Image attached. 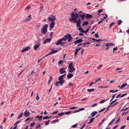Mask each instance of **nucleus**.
<instances>
[{"mask_svg":"<svg viewBox=\"0 0 129 129\" xmlns=\"http://www.w3.org/2000/svg\"><path fill=\"white\" fill-rule=\"evenodd\" d=\"M72 19L74 21V23H76L77 27H81V22L80 18H79L77 21L76 19L74 18H72Z\"/></svg>","mask_w":129,"mask_h":129,"instance_id":"obj_1","label":"nucleus"},{"mask_svg":"<svg viewBox=\"0 0 129 129\" xmlns=\"http://www.w3.org/2000/svg\"><path fill=\"white\" fill-rule=\"evenodd\" d=\"M48 27V25L47 24H46L43 26L41 29L42 33L45 34L46 33L47 31Z\"/></svg>","mask_w":129,"mask_h":129,"instance_id":"obj_2","label":"nucleus"},{"mask_svg":"<svg viewBox=\"0 0 129 129\" xmlns=\"http://www.w3.org/2000/svg\"><path fill=\"white\" fill-rule=\"evenodd\" d=\"M65 70V69L63 68H60L59 69V72L61 74H63L64 73L66 72V71Z\"/></svg>","mask_w":129,"mask_h":129,"instance_id":"obj_3","label":"nucleus"},{"mask_svg":"<svg viewBox=\"0 0 129 129\" xmlns=\"http://www.w3.org/2000/svg\"><path fill=\"white\" fill-rule=\"evenodd\" d=\"M30 114V113L27 111V109L26 110L24 113V115L26 117H28Z\"/></svg>","mask_w":129,"mask_h":129,"instance_id":"obj_4","label":"nucleus"},{"mask_svg":"<svg viewBox=\"0 0 129 129\" xmlns=\"http://www.w3.org/2000/svg\"><path fill=\"white\" fill-rule=\"evenodd\" d=\"M66 74H64L60 76L59 77L58 80H59V81H62L63 80V78L65 76Z\"/></svg>","mask_w":129,"mask_h":129,"instance_id":"obj_5","label":"nucleus"},{"mask_svg":"<svg viewBox=\"0 0 129 129\" xmlns=\"http://www.w3.org/2000/svg\"><path fill=\"white\" fill-rule=\"evenodd\" d=\"M83 41V40L82 39H79L75 41L74 42V43L76 44L77 43H79L82 42Z\"/></svg>","mask_w":129,"mask_h":129,"instance_id":"obj_6","label":"nucleus"},{"mask_svg":"<svg viewBox=\"0 0 129 129\" xmlns=\"http://www.w3.org/2000/svg\"><path fill=\"white\" fill-rule=\"evenodd\" d=\"M51 40V38L46 39L43 42V44H46L47 43L49 42Z\"/></svg>","mask_w":129,"mask_h":129,"instance_id":"obj_7","label":"nucleus"},{"mask_svg":"<svg viewBox=\"0 0 129 129\" xmlns=\"http://www.w3.org/2000/svg\"><path fill=\"white\" fill-rule=\"evenodd\" d=\"M30 49V47L28 46L22 49V50L21 51V52H24L25 51H28L29 49Z\"/></svg>","mask_w":129,"mask_h":129,"instance_id":"obj_8","label":"nucleus"},{"mask_svg":"<svg viewBox=\"0 0 129 129\" xmlns=\"http://www.w3.org/2000/svg\"><path fill=\"white\" fill-rule=\"evenodd\" d=\"M48 20L51 22L54 21L55 20V17H53V18H52L49 17L48 18Z\"/></svg>","mask_w":129,"mask_h":129,"instance_id":"obj_9","label":"nucleus"},{"mask_svg":"<svg viewBox=\"0 0 129 129\" xmlns=\"http://www.w3.org/2000/svg\"><path fill=\"white\" fill-rule=\"evenodd\" d=\"M114 45L115 44L113 43H108L106 45V47H107V46L109 47V46H112Z\"/></svg>","mask_w":129,"mask_h":129,"instance_id":"obj_10","label":"nucleus"},{"mask_svg":"<svg viewBox=\"0 0 129 129\" xmlns=\"http://www.w3.org/2000/svg\"><path fill=\"white\" fill-rule=\"evenodd\" d=\"M91 38V39L92 40H94V41L93 42H99L100 41H103L101 39L97 40L95 38Z\"/></svg>","mask_w":129,"mask_h":129,"instance_id":"obj_11","label":"nucleus"},{"mask_svg":"<svg viewBox=\"0 0 129 129\" xmlns=\"http://www.w3.org/2000/svg\"><path fill=\"white\" fill-rule=\"evenodd\" d=\"M62 42L61 40L60 39L59 40L55 43V44L56 45H61Z\"/></svg>","mask_w":129,"mask_h":129,"instance_id":"obj_12","label":"nucleus"},{"mask_svg":"<svg viewBox=\"0 0 129 129\" xmlns=\"http://www.w3.org/2000/svg\"><path fill=\"white\" fill-rule=\"evenodd\" d=\"M85 14H86L85 17L86 18H89L92 17V15L91 14L86 13Z\"/></svg>","mask_w":129,"mask_h":129,"instance_id":"obj_13","label":"nucleus"},{"mask_svg":"<svg viewBox=\"0 0 129 129\" xmlns=\"http://www.w3.org/2000/svg\"><path fill=\"white\" fill-rule=\"evenodd\" d=\"M55 23L54 21L52 22L50 24V29L53 28L54 26Z\"/></svg>","mask_w":129,"mask_h":129,"instance_id":"obj_14","label":"nucleus"},{"mask_svg":"<svg viewBox=\"0 0 129 129\" xmlns=\"http://www.w3.org/2000/svg\"><path fill=\"white\" fill-rule=\"evenodd\" d=\"M69 69L70 68H75L74 67V66L73 65V64L72 63H69L68 67Z\"/></svg>","mask_w":129,"mask_h":129,"instance_id":"obj_15","label":"nucleus"},{"mask_svg":"<svg viewBox=\"0 0 129 129\" xmlns=\"http://www.w3.org/2000/svg\"><path fill=\"white\" fill-rule=\"evenodd\" d=\"M40 44L39 43L37 45H35L34 47V49L35 50H36L40 46Z\"/></svg>","mask_w":129,"mask_h":129,"instance_id":"obj_16","label":"nucleus"},{"mask_svg":"<svg viewBox=\"0 0 129 129\" xmlns=\"http://www.w3.org/2000/svg\"><path fill=\"white\" fill-rule=\"evenodd\" d=\"M73 75L72 73H69L67 76V78L70 79L73 76Z\"/></svg>","mask_w":129,"mask_h":129,"instance_id":"obj_17","label":"nucleus"},{"mask_svg":"<svg viewBox=\"0 0 129 129\" xmlns=\"http://www.w3.org/2000/svg\"><path fill=\"white\" fill-rule=\"evenodd\" d=\"M98 112L96 111L92 112L91 114V115H92V116L91 117L94 116Z\"/></svg>","mask_w":129,"mask_h":129,"instance_id":"obj_18","label":"nucleus"},{"mask_svg":"<svg viewBox=\"0 0 129 129\" xmlns=\"http://www.w3.org/2000/svg\"><path fill=\"white\" fill-rule=\"evenodd\" d=\"M51 51L50 52V54H51L56 53L57 52V50H52L51 49Z\"/></svg>","mask_w":129,"mask_h":129,"instance_id":"obj_19","label":"nucleus"},{"mask_svg":"<svg viewBox=\"0 0 129 129\" xmlns=\"http://www.w3.org/2000/svg\"><path fill=\"white\" fill-rule=\"evenodd\" d=\"M70 34H68L65 35L64 37L67 40V39H68L69 38L70 36Z\"/></svg>","mask_w":129,"mask_h":129,"instance_id":"obj_20","label":"nucleus"},{"mask_svg":"<svg viewBox=\"0 0 129 129\" xmlns=\"http://www.w3.org/2000/svg\"><path fill=\"white\" fill-rule=\"evenodd\" d=\"M69 69H70V70H69L68 71V72L69 73H72V72L75 71L76 70L75 68H70Z\"/></svg>","mask_w":129,"mask_h":129,"instance_id":"obj_21","label":"nucleus"},{"mask_svg":"<svg viewBox=\"0 0 129 129\" xmlns=\"http://www.w3.org/2000/svg\"><path fill=\"white\" fill-rule=\"evenodd\" d=\"M127 85V84L126 83L123 84L121 85V87H120V89H121L122 88L124 87Z\"/></svg>","mask_w":129,"mask_h":129,"instance_id":"obj_22","label":"nucleus"},{"mask_svg":"<svg viewBox=\"0 0 129 129\" xmlns=\"http://www.w3.org/2000/svg\"><path fill=\"white\" fill-rule=\"evenodd\" d=\"M71 16L72 17V18H75L76 19L77 18V16H75L74 14V12H73L71 14Z\"/></svg>","mask_w":129,"mask_h":129,"instance_id":"obj_23","label":"nucleus"},{"mask_svg":"<svg viewBox=\"0 0 129 129\" xmlns=\"http://www.w3.org/2000/svg\"><path fill=\"white\" fill-rule=\"evenodd\" d=\"M88 23H89L87 21H85L82 24V26H84L86 25H87L88 24Z\"/></svg>","mask_w":129,"mask_h":129,"instance_id":"obj_24","label":"nucleus"},{"mask_svg":"<svg viewBox=\"0 0 129 129\" xmlns=\"http://www.w3.org/2000/svg\"><path fill=\"white\" fill-rule=\"evenodd\" d=\"M69 37L68 39V41L69 42H71L72 41V40L73 39V38L72 37L71 35Z\"/></svg>","mask_w":129,"mask_h":129,"instance_id":"obj_25","label":"nucleus"},{"mask_svg":"<svg viewBox=\"0 0 129 129\" xmlns=\"http://www.w3.org/2000/svg\"><path fill=\"white\" fill-rule=\"evenodd\" d=\"M79 16L81 18L82 20H83L84 19L85 17V16L84 14H83V15H81L80 14Z\"/></svg>","mask_w":129,"mask_h":129,"instance_id":"obj_26","label":"nucleus"},{"mask_svg":"<svg viewBox=\"0 0 129 129\" xmlns=\"http://www.w3.org/2000/svg\"><path fill=\"white\" fill-rule=\"evenodd\" d=\"M51 117V116L49 117L48 116H46L44 117L43 118V120H45L46 119H48L50 118Z\"/></svg>","mask_w":129,"mask_h":129,"instance_id":"obj_27","label":"nucleus"},{"mask_svg":"<svg viewBox=\"0 0 129 129\" xmlns=\"http://www.w3.org/2000/svg\"><path fill=\"white\" fill-rule=\"evenodd\" d=\"M95 119V118H94V117H93V118H91L90 120V121L88 123V124H89L90 123H91L93 121V120Z\"/></svg>","mask_w":129,"mask_h":129,"instance_id":"obj_28","label":"nucleus"},{"mask_svg":"<svg viewBox=\"0 0 129 129\" xmlns=\"http://www.w3.org/2000/svg\"><path fill=\"white\" fill-rule=\"evenodd\" d=\"M77 29L79 30L81 33H83L84 30L81 27H79Z\"/></svg>","mask_w":129,"mask_h":129,"instance_id":"obj_29","label":"nucleus"},{"mask_svg":"<svg viewBox=\"0 0 129 129\" xmlns=\"http://www.w3.org/2000/svg\"><path fill=\"white\" fill-rule=\"evenodd\" d=\"M23 112L21 113V114L17 118V119H19L21 118L23 115Z\"/></svg>","mask_w":129,"mask_h":129,"instance_id":"obj_30","label":"nucleus"},{"mask_svg":"<svg viewBox=\"0 0 129 129\" xmlns=\"http://www.w3.org/2000/svg\"><path fill=\"white\" fill-rule=\"evenodd\" d=\"M115 121V119H113L109 124L108 125H111Z\"/></svg>","mask_w":129,"mask_h":129,"instance_id":"obj_31","label":"nucleus"},{"mask_svg":"<svg viewBox=\"0 0 129 129\" xmlns=\"http://www.w3.org/2000/svg\"><path fill=\"white\" fill-rule=\"evenodd\" d=\"M118 25H120L122 22V21L121 20H119L117 21Z\"/></svg>","mask_w":129,"mask_h":129,"instance_id":"obj_32","label":"nucleus"},{"mask_svg":"<svg viewBox=\"0 0 129 129\" xmlns=\"http://www.w3.org/2000/svg\"><path fill=\"white\" fill-rule=\"evenodd\" d=\"M64 81V80H63L62 81H59V84H60V85L61 86H62Z\"/></svg>","mask_w":129,"mask_h":129,"instance_id":"obj_33","label":"nucleus"},{"mask_svg":"<svg viewBox=\"0 0 129 129\" xmlns=\"http://www.w3.org/2000/svg\"><path fill=\"white\" fill-rule=\"evenodd\" d=\"M108 100H109V99H106V100H105V99L104 100H103L102 101L100 102V103L101 104L103 103L104 102L108 101Z\"/></svg>","mask_w":129,"mask_h":129,"instance_id":"obj_34","label":"nucleus"},{"mask_svg":"<svg viewBox=\"0 0 129 129\" xmlns=\"http://www.w3.org/2000/svg\"><path fill=\"white\" fill-rule=\"evenodd\" d=\"M79 51V50H78L77 48L76 49L74 53L75 55V56H76L77 55Z\"/></svg>","mask_w":129,"mask_h":129,"instance_id":"obj_35","label":"nucleus"},{"mask_svg":"<svg viewBox=\"0 0 129 129\" xmlns=\"http://www.w3.org/2000/svg\"><path fill=\"white\" fill-rule=\"evenodd\" d=\"M43 117L42 115L40 116L39 115H37L36 117V118L37 119L38 118L39 119H41Z\"/></svg>","mask_w":129,"mask_h":129,"instance_id":"obj_36","label":"nucleus"},{"mask_svg":"<svg viewBox=\"0 0 129 129\" xmlns=\"http://www.w3.org/2000/svg\"><path fill=\"white\" fill-rule=\"evenodd\" d=\"M112 107L111 105H110L107 108V110L105 111L104 113L107 112L109 109V108Z\"/></svg>","mask_w":129,"mask_h":129,"instance_id":"obj_37","label":"nucleus"},{"mask_svg":"<svg viewBox=\"0 0 129 129\" xmlns=\"http://www.w3.org/2000/svg\"><path fill=\"white\" fill-rule=\"evenodd\" d=\"M120 117H118L117 118V121L115 123V124H116L117 123L119 122V121L120 120Z\"/></svg>","mask_w":129,"mask_h":129,"instance_id":"obj_38","label":"nucleus"},{"mask_svg":"<svg viewBox=\"0 0 129 129\" xmlns=\"http://www.w3.org/2000/svg\"><path fill=\"white\" fill-rule=\"evenodd\" d=\"M117 100V99H116L113 101H112L111 103H110V105H111L112 104L115 103L116 102Z\"/></svg>","mask_w":129,"mask_h":129,"instance_id":"obj_39","label":"nucleus"},{"mask_svg":"<svg viewBox=\"0 0 129 129\" xmlns=\"http://www.w3.org/2000/svg\"><path fill=\"white\" fill-rule=\"evenodd\" d=\"M116 95V94H115L113 95L112 96V99L110 100V102H111L113 100V99L115 97V95Z\"/></svg>","mask_w":129,"mask_h":129,"instance_id":"obj_40","label":"nucleus"},{"mask_svg":"<svg viewBox=\"0 0 129 129\" xmlns=\"http://www.w3.org/2000/svg\"><path fill=\"white\" fill-rule=\"evenodd\" d=\"M50 121V120H49L48 121H45V124L46 125H48L49 124V122Z\"/></svg>","mask_w":129,"mask_h":129,"instance_id":"obj_41","label":"nucleus"},{"mask_svg":"<svg viewBox=\"0 0 129 129\" xmlns=\"http://www.w3.org/2000/svg\"><path fill=\"white\" fill-rule=\"evenodd\" d=\"M94 90V88H92L91 89H88L87 90V91H88L89 92H90L91 91H93Z\"/></svg>","mask_w":129,"mask_h":129,"instance_id":"obj_42","label":"nucleus"},{"mask_svg":"<svg viewBox=\"0 0 129 129\" xmlns=\"http://www.w3.org/2000/svg\"><path fill=\"white\" fill-rule=\"evenodd\" d=\"M52 80V76L50 77V79L48 82V84H49Z\"/></svg>","mask_w":129,"mask_h":129,"instance_id":"obj_43","label":"nucleus"},{"mask_svg":"<svg viewBox=\"0 0 129 129\" xmlns=\"http://www.w3.org/2000/svg\"><path fill=\"white\" fill-rule=\"evenodd\" d=\"M115 24V23L114 22H113L112 23L110 24V25L109 27V28H111V27L112 26V25H114Z\"/></svg>","mask_w":129,"mask_h":129,"instance_id":"obj_44","label":"nucleus"},{"mask_svg":"<svg viewBox=\"0 0 129 129\" xmlns=\"http://www.w3.org/2000/svg\"><path fill=\"white\" fill-rule=\"evenodd\" d=\"M103 11V10L102 9L98 10V14H97V15H99V13H101Z\"/></svg>","mask_w":129,"mask_h":129,"instance_id":"obj_45","label":"nucleus"},{"mask_svg":"<svg viewBox=\"0 0 129 129\" xmlns=\"http://www.w3.org/2000/svg\"><path fill=\"white\" fill-rule=\"evenodd\" d=\"M108 87V86H106L104 87L102 86H99V88H105L107 87Z\"/></svg>","mask_w":129,"mask_h":129,"instance_id":"obj_46","label":"nucleus"},{"mask_svg":"<svg viewBox=\"0 0 129 129\" xmlns=\"http://www.w3.org/2000/svg\"><path fill=\"white\" fill-rule=\"evenodd\" d=\"M63 60H59L58 62V64H62V63H63Z\"/></svg>","mask_w":129,"mask_h":129,"instance_id":"obj_47","label":"nucleus"},{"mask_svg":"<svg viewBox=\"0 0 129 129\" xmlns=\"http://www.w3.org/2000/svg\"><path fill=\"white\" fill-rule=\"evenodd\" d=\"M89 28H88L87 29H86L85 31L84 30L83 31V33H86L89 30Z\"/></svg>","mask_w":129,"mask_h":129,"instance_id":"obj_48","label":"nucleus"},{"mask_svg":"<svg viewBox=\"0 0 129 129\" xmlns=\"http://www.w3.org/2000/svg\"><path fill=\"white\" fill-rule=\"evenodd\" d=\"M77 107H71L69 109H70V110L74 109H77Z\"/></svg>","mask_w":129,"mask_h":129,"instance_id":"obj_49","label":"nucleus"},{"mask_svg":"<svg viewBox=\"0 0 129 129\" xmlns=\"http://www.w3.org/2000/svg\"><path fill=\"white\" fill-rule=\"evenodd\" d=\"M95 37L96 38H99V35L98 34V33H96L95 35Z\"/></svg>","mask_w":129,"mask_h":129,"instance_id":"obj_50","label":"nucleus"},{"mask_svg":"<svg viewBox=\"0 0 129 129\" xmlns=\"http://www.w3.org/2000/svg\"><path fill=\"white\" fill-rule=\"evenodd\" d=\"M60 39L62 41H65L67 40L64 37L63 38Z\"/></svg>","mask_w":129,"mask_h":129,"instance_id":"obj_51","label":"nucleus"},{"mask_svg":"<svg viewBox=\"0 0 129 129\" xmlns=\"http://www.w3.org/2000/svg\"><path fill=\"white\" fill-rule=\"evenodd\" d=\"M35 122H34V123H31L30 124V126L31 127H32L33 126H34V125H35Z\"/></svg>","mask_w":129,"mask_h":129,"instance_id":"obj_52","label":"nucleus"},{"mask_svg":"<svg viewBox=\"0 0 129 129\" xmlns=\"http://www.w3.org/2000/svg\"><path fill=\"white\" fill-rule=\"evenodd\" d=\"M71 111H69L67 112H64V114H69L71 112Z\"/></svg>","mask_w":129,"mask_h":129,"instance_id":"obj_53","label":"nucleus"},{"mask_svg":"<svg viewBox=\"0 0 129 129\" xmlns=\"http://www.w3.org/2000/svg\"><path fill=\"white\" fill-rule=\"evenodd\" d=\"M64 114V112H61L58 114V115L59 116H62Z\"/></svg>","mask_w":129,"mask_h":129,"instance_id":"obj_54","label":"nucleus"},{"mask_svg":"<svg viewBox=\"0 0 129 129\" xmlns=\"http://www.w3.org/2000/svg\"><path fill=\"white\" fill-rule=\"evenodd\" d=\"M125 126L126 125H123L121 127L120 129H124V128L125 127Z\"/></svg>","mask_w":129,"mask_h":129,"instance_id":"obj_55","label":"nucleus"},{"mask_svg":"<svg viewBox=\"0 0 129 129\" xmlns=\"http://www.w3.org/2000/svg\"><path fill=\"white\" fill-rule=\"evenodd\" d=\"M127 93H125L122 94L120 96V98H122L123 97L125 96L127 94Z\"/></svg>","mask_w":129,"mask_h":129,"instance_id":"obj_56","label":"nucleus"},{"mask_svg":"<svg viewBox=\"0 0 129 129\" xmlns=\"http://www.w3.org/2000/svg\"><path fill=\"white\" fill-rule=\"evenodd\" d=\"M39 99V97L38 96V94H37L36 98V100L37 101H38Z\"/></svg>","mask_w":129,"mask_h":129,"instance_id":"obj_57","label":"nucleus"},{"mask_svg":"<svg viewBox=\"0 0 129 129\" xmlns=\"http://www.w3.org/2000/svg\"><path fill=\"white\" fill-rule=\"evenodd\" d=\"M30 20V19H29L28 18L27 19H26L24 20V21L25 22H26L27 21H28Z\"/></svg>","mask_w":129,"mask_h":129,"instance_id":"obj_58","label":"nucleus"},{"mask_svg":"<svg viewBox=\"0 0 129 129\" xmlns=\"http://www.w3.org/2000/svg\"><path fill=\"white\" fill-rule=\"evenodd\" d=\"M106 109V108H103V109H101V110H100L99 112V113H100L101 112H102V111H103L105 109Z\"/></svg>","mask_w":129,"mask_h":129,"instance_id":"obj_59","label":"nucleus"},{"mask_svg":"<svg viewBox=\"0 0 129 129\" xmlns=\"http://www.w3.org/2000/svg\"><path fill=\"white\" fill-rule=\"evenodd\" d=\"M59 83V81L58 82H56L55 83V85L57 86H58V84Z\"/></svg>","mask_w":129,"mask_h":129,"instance_id":"obj_60","label":"nucleus"},{"mask_svg":"<svg viewBox=\"0 0 129 129\" xmlns=\"http://www.w3.org/2000/svg\"><path fill=\"white\" fill-rule=\"evenodd\" d=\"M85 109L83 108H79L78 110L79 111V112L80 111H83Z\"/></svg>","mask_w":129,"mask_h":129,"instance_id":"obj_61","label":"nucleus"},{"mask_svg":"<svg viewBox=\"0 0 129 129\" xmlns=\"http://www.w3.org/2000/svg\"><path fill=\"white\" fill-rule=\"evenodd\" d=\"M77 126V124H75L74 125H72V127L75 128Z\"/></svg>","mask_w":129,"mask_h":129,"instance_id":"obj_62","label":"nucleus"},{"mask_svg":"<svg viewBox=\"0 0 129 129\" xmlns=\"http://www.w3.org/2000/svg\"><path fill=\"white\" fill-rule=\"evenodd\" d=\"M96 83V82H92L91 83H90L89 85V86H90L91 85H93L94 84H95Z\"/></svg>","mask_w":129,"mask_h":129,"instance_id":"obj_63","label":"nucleus"},{"mask_svg":"<svg viewBox=\"0 0 129 129\" xmlns=\"http://www.w3.org/2000/svg\"><path fill=\"white\" fill-rule=\"evenodd\" d=\"M58 112V111H56L54 112H53L52 113V114L53 115V114H56Z\"/></svg>","mask_w":129,"mask_h":129,"instance_id":"obj_64","label":"nucleus"}]
</instances>
